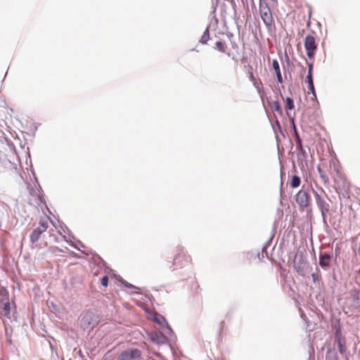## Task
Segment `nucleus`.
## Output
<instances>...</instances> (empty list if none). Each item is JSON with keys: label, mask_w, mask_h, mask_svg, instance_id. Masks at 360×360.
I'll return each instance as SVG.
<instances>
[{"label": "nucleus", "mask_w": 360, "mask_h": 360, "mask_svg": "<svg viewBox=\"0 0 360 360\" xmlns=\"http://www.w3.org/2000/svg\"><path fill=\"white\" fill-rule=\"evenodd\" d=\"M51 221V219L49 217H44L41 218L38 225L36 228L34 229L30 235V240L32 244H34L35 247L41 248L47 246V243H37L39 240V239L43 236V234L46 233L49 229V224Z\"/></svg>", "instance_id": "f257e3e1"}, {"label": "nucleus", "mask_w": 360, "mask_h": 360, "mask_svg": "<svg viewBox=\"0 0 360 360\" xmlns=\"http://www.w3.org/2000/svg\"><path fill=\"white\" fill-rule=\"evenodd\" d=\"M316 203L321 211L323 218H326L329 212L330 204L326 199L330 200L326 191L321 187H318L317 190H312Z\"/></svg>", "instance_id": "f03ea898"}, {"label": "nucleus", "mask_w": 360, "mask_h": 360, "mask_svg": "<svg viewBox=\"0 0 360 360\" xmlns=\"http://www.w3.org/2000/svg\"><path fill=\"white\" fill-rule=\"evenodd\" d=\"M191 258L184 251V248L181 246L176 247L174 250V258L172 265L173 269H181L191 264Z\"/></svg>", "instance_id": "7ed1b4c3"}, {"label": "nucleus", "mask_w": 360, "mask_h": 360, "mask_svg": "<svg viewBox=\"0 0 360 360\" xmlns=\"http://www.w3.org/2000/svg\"><path fill=\"white\" fill-rule=\"evenodd\" d=\"M259 9L260 16L265 25L269 28L271 27L274 23V20L273 18L272 12L267 4L260 0Z\"/></svg>", "instance_id": "20e7f679"}, {"label": "nucleus", "mask_w": 360, "mask_h": 360, "mask_svg": "<svg viewBox=\"0 0 360 360\" xmlns=\"http://www.w3.org/2000/svg\"><path fill=\"white\" fill-rule=\"evenodd\" d=\"M304 46L307 51L308 58L311 60H314L317 50V43L315 37L312 35H307L304 39Z\"/></svg>", "instance_id": "39448f33"}, {"label": "nucleus", "mask_w": 360, "mask_h": 360, "mask_svg": "<svg viewBox=\"0 0 360 360\" xmlns=\"http://www.w3.org/2000/svg\"><path fill=\"white\" fill-rule=\"evenodd\" d=\"M295 201L302 210L307 208L311 203V196L308 191L303 189L299 191L295 195Z\"/></svg>", "instance_id": "423d86ee"}, {"label": "nucleus", "mask_w": 360, "mask_h": 360, "mask_svg": "<svg viewBox=\"0 0 360 360\" xmlns=\"http://www.w3.org/2000/svg\"><path fill=\"white\" fill-rule=\"evenodd\" d=\"M141 352L139 349H130L122 352L117 360H135L140 359Z\"/></svg>", "instance_id": "0eeeda50"}, {"label": "nucleus", "mask_w": 360, "mask_h": 360, "mask_svg": "<svg viewBox=\"0 0 360 360\" xmlns=\"http://www.w3.org/2000/svg\"><path fill=\"white\" fill-rule=\"evenodd\" d=\"M334 171L335 174L333 176L335 185L336 188H340L341 186H344L346 178L345 174L342 172L339 166L334 164Z\"/></svg>", "instance_id": "6e6552de"}, {"label": "nucleus", "mask_w": 360, "mask_h": 360, "mask_svg": "<svg viewBox=\"0 0 360 360\" xmlns=\"http://www.w3.org/2000/svg\"><path fill=\"white\" fill-rule=\"evenodd\" d=\"M331 255L328 252H321L319 255V265L324 270H328L331 266Z\"/></svg>", "instance_id": "1a4fd4ad"}, {"label": "nucleus", "mask_w": 360, "mask_h": 360, "mask_svg": "<svg viewBox=\"0 0 360 360\" xmlns=\"http://www.w3.org/2000/svg\"><path fill=\"white\" fill-rule=\"evenodd\" d=\"M335 342L338 344V351L341 354H344L346 350L345 338L342 336L340 328H338L335 331Z\"/></svg>", "instance_id": "9d476101"}, {"label": "nucleus", "mask_w": 360, "mask_h": 360, "mask_svg": "<svg viewBox=\"0 0 360 360\" xmlns=\"http://www.w3.org/2000/svg\"><path fill=\"white\" fill-rule=\"evenodd\" d=\"M93 316V313L86 311L81 319V323L85 327H89L92 323Z\"/></svg>", "instance_id": "9b49d317"}, {"label": "nucleus", "mask_w": 360, "mask_h": 360, "mask_svg": "<svg viewBox=\"0 0 360 360\" xmlns=\"http://www.w3.org/2000/svg\"><path fill=\"white\" fill-rule=\"evenodd\" d=\"M272 67L276 75L277 80L279 83H283V78L280 70L279 63L277 60H274L272 62Z\"/></svg>", "instance_id": "f8f14e48"}, {"label": "nucleus", "mask_w": 360, "mask_h": 360, "mask_svg": "<svg viewBox=\"0 0 360 360\" xmlns=\"http://www.w3.org/2000/svg\"><path fill=\"white\" fill-rule=\"evenodd\" d=\"M271 108L273 111H275L280 115H282L283 111L278 101H276L272 102L271 104Z\"/></svg>", "instance_id": "ddd939ff"}, {"label": "nucleus", "mask_w": 360, "mask_h": 360, "mask_svg": "<svg viewBox=\"0 0 360 360\" xmlns=\"http://www.w3.org/2000/svg\"><path fill=\"white\" fill-rule=\"evenodd\" d=\"M300 178L298 176L294 175L291 179L290 185L292 188H297L300 185Z\"/></svg>", "instance_id": "4468645a"}, {"label": "nucleus", "mask_w": 360, "mask_h": 360, "mask_svg": "<svg viewBox=\"0 0 360 360\" xmlns=\"http://www.w3.org/2000/svg\"><path fill=\"white\" fill-rule=\"evenodd\" d=\"M210 39V32H209V28L207 27L205 30L202 36L201 37L200 39V42L202 44H207V41Z\"/></svg>", "instance_id": "2eb2a0df"}, {"label": "nucleus", "mask_w": 360, "mask_h": 360, "mask_svg": "<svg viewBox=\"0 0 360 360\" xmlns=\"http://www.w3.org/2000/svg\"><path fill=\"white\" fill-rule=\"evenodd\" d=\"M11 311V304L8 302L4 303L3 311L1 314L8 317Z\"/></svg>", "instance_id": "dca6fc26"}, {"label": "nucleus", "mask_w": 360, "mask_h": 360, "mask_svg": "<svg viewBox=\"0 0 360 360\" xmlns=\"http://www.w3.org/2000/svg\"><path fill=\"white\" fill-rule=\"evenodd\" d=\"M215 45H216V49H217L219 51H221L222 53H226L227 47H226V44L224 41H217Z\"/></svg>", "instance_id": "f3484780"}, {"label": "nucleus", "mask_w": 360, "mask_h": 360, "mask_svg": "<svg viewBox=\"0 0 360 360\" xmlns=\"http://www.w3.org/2000/svg\"><path fill=\"white\" fill-rule=\"evenodd\" d=\"M253 86L257 90V91L260 94L262 89V83L259 79H255V80H251Z\"/></svg>", "instance_id": "a211bd4d"}, {"label": "nucleus", "mask_w": 360, "mask_h": 360, "mask_svg": "<svg viewBox=\"0 0 360 360\" xmlns=\"http://www.w3.org/2000/svg\"><path fill=\"white\" fill-rule=\"evenodd\" d=\"M245 69H246V71L248 75V77H249L250 80V81L255 80V79H256V77L254 75L252 66L250 65H248L245 66Z\"/></svg>", "instance_id": "6ab92c4d"}, {"label": "nucleus", "mask_w": 360, "mask_h": 360, "mask_svg": "<svg viewBox=\"0 0 360 360\" xmlns=\"http://www.w3.org/2000/svg\"><path fill=\"white\" fill-rule=\"evenodd\" d=\"M294 108V102L292 99L290 97L286 98L285 99V109L286 110H292Z\"/></svg>", "instance_id": "aec40b11"}, {"label": "nucleus", "mask_w": 360, "mask_h": 360, "mask_svg": "<svg viewBox=\"0 0 360 360\" xmlns=\"http://www.w3.org/2000/svg\"><path fill=\"white\" fill-rule=\"evenodd\" d=\"M319 176L325 184H329V178L324 172L323 173H321Z\"/></svg>", "instance_id": "412c9836"}, {"label": "nucleus", "mask_w": 360, "mask_h": 360, "mask_svg": "<svg viewBox=\"0 0 360 360\" xmlns=\"http://www.w3.org/2000/svg\"><path fill=\"white\" fill-rule=\"evenodd\" d=\"M108 277L107 276H103L101 280V283L104 287H107L108 285Z\"/></svg>", "instance_id": "4be33fe9"}, {"label": "nucleus", "mask_w": 360, "mask_h": 360, "mask_svg": "<svg viewBox=\"0 0 360 360\" xmlns=\"http://www.w3.org/2000/svg\"><path fill=\"white\" fill-rule=\"evenodd\" d=\"M308 89H309V94L311 93L312 94L313 99L316 100V92H315L314 86H313L312 87L311 86H309Z\"/></svg>", "instance_id": "5701e85b"}, {"label": "nucleus", "mask_w": 360, "mask_h": 360, "mask_svg": "<svg viewBox=\"0 0 360 360\" xmlns=\"http://www.w3.org/2000/svg\"><path fill=\"white\" fill-rule=\"evenodd\" d=\"M311 277H312L313 281L315 283L320 279V274L319 272L313 273L311 274Z\"/></svg>", "instance_id": "b1692460"}, {"label": "nucleus", "mask_w": 360, "mask_h": 360, "mask_svg": "<svg viewBox=\"0 0 360 360\" xmlns=\"http://www.w3.org/2000/svg\"><path fill=\"white\" fill-rule=\"evenodd\" d=\"M294 266H295V269H296L297 273L302 274V264H295Z\"/></svg>", "instance_id": "393cba45"}, {"label": "nucleus", "mask_w": 360, "mask_h": 360, "mask_svg": "<svg viewBox=\"0 0 360 360\" xmlns=\"http://www.w3.org/2000/svg\"><path fill=\"white\" fill-rule=\"evenodd\" d=\"M307 82L308 84V87L309 86H314V82H313V78L312 77H307Z\"/></svg>", "instance_id": "a878e982"}, {"label": "nucleus", "mask_w": 360, "mask_h": 360, "mask_svg": "<svg viewBox=\"0 0 360 360\" xmlns=\"http://www.w3.org/2000/svg\"><path fill=\"white\" fill-rule=\"evenodd\" d=\"M0 295L3 297H6L7 295H8V292L6 291V290L4 288H2L1 290H0Z\"/></svg>", "instance_id": "bb28decb"}, {"label": "nucleus", "mask_w": 360, "mask_h": 360, "mask_svg": "<svg viewBox=\"0 0 360 360\" xmlns=\"http://www.w3.org/2000/svg\"><path fill=\"white\" fill-rule=\"evenodd\" d=\"M224 326H225V321H221V322L220 323V328H220L219 335H221V332H222V330H223V328H224Z\"/></svg>", "instance_id": "cd10ccee"}, {"label": "nucleus", "mask_w": 360, "mask_h": 360, "mask_svg": "<svg viewBox=\"0 0 360 360\" xmlns=\"http://www.w3.org/2000/svg\"><path fill=\"white\" fill-rule=\"evenodd\" d=\"M308 64V70L313 71V63H309Z\"/></svg>", "instance_id": "c85d7f7f"}, {"label": "nucleus", "mask_w": 360, "mask_h": 360, "mask_svg": "<svg viewBox=\"0 0 360 360\" xmlns=\"http://www.w3.org/2000/svg\"><path fill=\"white\" fill-rule=\"evenodd\" d=\"M317 171L319 172V174L320 175L321 173L323 172V171L321 169V167L320 166H318L317 167Z\"/></svg>", "instance_id": "c756f323"}, {"label": "nucleus", "mask_w": 360, "mask_h": 360, "mask_svg": "<svg viewBox=\"0 0 360 360\" xmlns=\"http://www.w3.org/2000/svg\"><path fill=\"white\" fill-rule=\"evenodd\" d=\"M124 285H125V286H127L129 288H132L134 287L131 284H129L127 282L124 283Z\"/></svg>", "instance_id": "7c9ffc66"}, {"label": "nucleus", "mask_w": 360, "mask_h": 360, "mask_svg": "<svg viewBox=\"0 0 360 360\" xmlns=\"http://www.w3.org/2000/svg\"><path fill=\"white\" fill-rule=\"evenodd\" d=\"M312 77V71H310V70H308V74L307 75V77Z\"/></svg>", "instance_id": "2f4dec72"}, {"label": "nucleus", "mask_w": 360, "mask_h": 360, "mask_svg": "<svg viewBox=\"0 0 360 360\" xmlns=\"http://www.w3.org/2000/svg\"><path fill=\"white\" fill-rule=\"evenodd\" d=\"M273 2L276 3L278 0H271Z\"/></svg>", "instance_id": "473e14b6"}, {"label": "nucleus", "mask_w": 360, "mask_h": 360, "mask_svg": "<svg viewBox=\"0 0 360 360\" xmlns=\"http://www.w3.org/2000/svg\"><path fill=\"white\" fill-rule=\"evenodd\" d=\"M0 360H4V359H3L0 358Z\"/></svg>", "instance_id": "72a5a7b5"}]
</instances>
